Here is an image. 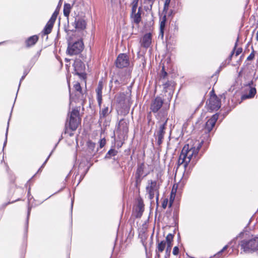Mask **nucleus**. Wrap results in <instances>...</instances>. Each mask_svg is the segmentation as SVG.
Wrapping results in <instances>:
<instances>
[{
	"label": "nucleus",
	"instance_id": "nucleus-22",
	"mask_svg": "<svg viewBox=\"0 0 258 258\" xmlns=\"http://www.w3.org/2000/svg\"><path fill=\"white\" fill-rule=\"evenodd\" d=\"M147 174H146L144 175H142L141 174H139L137 173V172H135V186L136 188L139 189L140 186L141 185V183L142 182V181L144 177H145Z\"/></svg>",
	"mask_w": 258,
	"mask_h": 258
},
{
	"label": "nucleus",
	"instance_id": "nucleus-21",
	"mask_svg": "<svg viewBox=\"0 0 258 258\" xmlns=\"http://www.w3.org/2000/svg\"><path fill=\"white\" fill-rule=\"evenodd\" d=\"M144 204L142 201H139L138 202V205L136 208V218H140L142 216L144 211Z\"/></svg>",
	"mask_w": 258,
	"mask_h": 258
},
{
	"label": "nucleus",
	"instance_id": "nucleus-14",
	"mask_svg": "<svg viewBox=\"0 0 258 258\" xmlns=\"http://www.w3.org/2000/svg\"><path fill=\"white\" fill-rule=\"evenodd\" d=\"M100 108L99 111V119L98 123L101 124L104 118L106 117L112 111V109H109L108 106L103 105V108L101 109V107Z\"/></svg>",
	"mask_w": 258,
	"mask_h": 258
},
{
	"label": "nucleus",
	"instance_id": "nucleus-42",
	"mask_svg": "<svg viewBox=\"0 0 258 258\" xmlns=\"http://www.w3.org/2000/svg\"><path fill=\"white\" fill-rule=\"evenodd\" d=\"M58 142L55 144L54 148L53 149V150H52V151L51 152V153H50V154L49 155V156L47 157V158H46V159L45 160V161L44 162V163H43V164L41 165V168H43L44 166H45V164L46 163V162H47L48 159L49 158V157H50V156L51 155L52 152H53V151L55 150L56 147L57 146V144H58Z\"/></svg>",
	"mask_w": 258,
	"mask_h": 258
},
{
	"label": "nucleus",
	"instance_id": "nucleus-16",
	"mask_svg": "<svg viewBox=\"0 0 258 258\" xmlns=\"http://www.w3.org/2000/svg\"><path fill=\"white\" fill-rule=\"evenodd\" d=\"M28 211H27V215L26 221L25 225V232H27L28 228V224H29V216L30 215L31 210L32 208V206H30V200L33 198V197L30 194V187H29L28 191Z\"/></svg>",
	"mask_w": 258,
	"mask_h": 258
},
{
	"label": "nucleus",
	"instance_id": "nucleus-64",
	"mask_svg": "<svg viewBox=\"0 0 258 258\" xmlns=\"http://www.w3.org/2000/svg\"><path fill=\"white\" fill-rule=\"evenodd\" d=\"M42 168H41V167H40V168L38 169V171H37V172H39V171H40L41 170Z\"/></svg>",
	"mask_w": 258,
	"mask_h": 258
},
{
	"label": "nucleus",
	"instance_id": "nucleus-60",
	"mask_svg": "<svg viewBox=\"0 0 258 258\" xmlns=\"http://www.w3.org/2000/svg\"><path fill=\"white\" fill-rule=\"evenodd\" d=\"M67 133H68V128H67V126H66V129H65L64 133L67 134Z\"/></svg>",
	"mask_w": 258,
	"mask_h": 258
},
{
	"label": "nucleus",
	"instance_id": "nucleus-11",
	"mask_svg": "<svg viewBox=\"0 0 258 258\" xmlns=\"http://www.w3.org/2000/svg\"><path fill=\"white\" fill-rule=\"evenodd\" d=\"M152 33H147L143 35L140 40V43L142 47L148 48L150 47L152 42Z\"/></svg>",
	"mask_w": 258,
	"mask_h": 258
},
{
	"label": "nucleus",
	"instance_id": "nucleus-4",
	"mask_svg": "<svg viewBox=\"0 0 258 258\" xmlns=\"http://www.w3.org/2000/svg\"><path fill=\"white\" fill-rule=\"evenodd\" d=\"M129 121L126 119H120L118 123L116 134L120 141L127 139L128 132Z\"/></svg>",
	"mask_w": 258,
	"mask_h": 258
},
{
	"label": "nucleus",
	"instance_id": "nucleus-39",
	"mask_svg": "<svg viewBox=\"0 0 258 258\" xmlns=\"http://www.w3.org/2000/svg\"><path fill=\"white\" fill-rule=\"evenodd\" d=\"M74 88L76 91L79 92L80 93H81L82 88L79 83L77 82L75 84H74Z\"/></svg>",
	"mask_w": 258,
	"mask_h": 258
},
{
	"label": "nucleus",
	"instance_id": "nucleus-24",
	"mask_svg": "<svg viewBox=\"0 0 258 258\" xmlns=\"http://www.w3.org/2000/svg\"><path fill=\"white\" fill-rule=\"evenodd\" d=\"M79 122L77 118H70L69 127L72 131L76 130L78 126Z\"/></svg>",
	"mask_w": 258,
	"mask_h": 258
},
{
	"label": "nucleus",
	"instance_id": "nucleus-18",
	"mask_svg": "<svg viewBox=\"0 0 258 258\" xmlns=\"http://www.w3.org/2000/svg\"><path fill=\"white\" fill-rule=\"evenodd\" d=\"M162 85L163 86V89L165 90L166 92H168V90H169L170 92L169 93V94L171 93L173 91L175 83L172 80H168L165 82V80L162 81Z\"/></svg>",
	"mask_w": 258,
	"mask_h": 258
},
{
	"label": "nucleus",
	"instance_id": "nucleus-50",
	"mask_svg": "<svg viewBox=\"0 0 258 258\" xmlns=\"http://www.w3.org/2000/svg\"><path fill=\"white\" fill-rule=\"evenodd\" d=\"M182 159H183L182 157H181V153H180L178 160V166H179L181 164H183V166L184 165V163H181V161L183 160Z\"/></svg>",
	"mask_w": 258,
	"mask_h": 258
},
{
	"label": "nucleus",
	"instance_id": "nucleus-19",
	"mask_svg": "<svg viewBox=\"0 0 258 258\" xmlns=\"http://www.w3.org/2000/svg\"><path fill=\"white\" fill-rule=\"evenodd\" d=\"M39 37L37 35H35L28 37L25 40V44L27 47H30L34 45L38 41Z\"/></svg>",
	"mask_w": 258,
	"mask_h": 258
},
{
	"label": "nucleus",
	"instance_id": "nucleus-26",
	"mask_svg": "<svg viewBox=\"0 0 258 258\" xmlns=\"http://www.w3.org/2000/svg\"><path fill=\"white\" fill-rule=\"evenodd\" d=\"M118 153V151L114 149H110L108 152L106 153L105 159H110L112 157L115 156Z\"/></svg>",
	"mask_w": 258,
	"mask_h": 258
},
{
	"label": "nucleus",
	"instance_id": "nucleus-45",
	"mask_svg": "<svg viewBox=\"0 0 258 258\" xmlns=\"http://www.w3.org/2000/svg\"><path fill=\"white\" fill-rule=\"evenodd\" d=\"M106 144V140L105 138H103L99 141V146L100 148H103Z\"/></svg>",
	"mask_w": 258,
	"mask_h": 258
},
{
	"label": "nucleus",
	"instance_id": "nucleus-53",
	"mask_svg": "<svg viewBox=\"0 0 258 258\" xmlns=\"http://www.w3.org/2000/svg\"><path fill=\"white\" fill-rule=\"evenodd\" d=\"M156 194V201H157V203H158V199H159V191H158L157 193L155 194Z\"/></svg>",
	"mask_w": 258,
	"mask_h": 258
},
{
	"label": "nucleus",
	"instance_id": "nucleus-27",
	"mask_svg": "<svg viewBox=\"0 0 258 258\" xmlns=\"http://www.w3.org/2000/svg\"><path fill=\"white\" fill-rule=\"evenodd\" d=\"M71 6L70 4H64L63 6V15L65 17L68 18L70 13Z\"/></svg>",
	"mask_w": 258,
	"mask_h": 258
},
{
	"label": "nucleus",
	"instance_id": "nucleus-30",
	"mask_svg": "<svg viewBox=\"0 0 258 258\" xmlns=\"http://www.w3.org/2000/svg\"><path fill=\"white\" fill-rule=\"evenodd\" d=\"M40 54V52H37V53L31 59L28 67H30V68L33 67L39 57Z\"/></svg>",
	"mask_w": 258,
	"mask_h": 258
},
{
	"label": "nucleus",
	"instance_id": "nucleus-9",
	"mask_svg": "<svg viewBox=\"0 0 258 258\" xmlns=\"http://www.w3.org/2000/svg\"><path fill=\"white\" fill-rule=\"evenodd\" d=\"M164 103L163 99L159 96L154 99L150 105V110L153 113H157L162 107Z\"/></svg>",
	"mask_w": 258,
	"mask_h": 258
},
{
	"label": "nucleus",
	"instance_id": "nucleus-8",
	"mask_svg": "<svg viewBox=\"0 0 258 258\" xmlns=\"http://www.w3.org/2000/svg\"><path fill=\"white\" fill-rule=\"evenodd\" d=\"M207 103L208 109L211 111H217L221 107L220 99L215 94L210 97L208 103Z\"/></svg>",
	"mask_w": 258,
	"mask_h": 258
},
{
	"label": "nucleus",
	"instance_id": "nucleus-61",
	"mask_svg": "<svg viewBox=\"0 0 258 258\" xmlns=\"http://www.w3.org/2000/svg\"><path fill=\"white\" fill-rule=\"evenodd\" d=\"M123 141H121V145H120V144H118V146L119 147H120L121 146V145H122V144H123Z\"/></svg>",
	"mask_w": 258,
	"mask_h": 258
},
{
	"label": "nucleus",
	"instance_id": "nucleus-37",
	"mask_svg": "<svg viewBox=\"0 0 258 258\" xmlns=\"http://www.w3.org/2000/svg\"><path fill=\"white\" fill-rule=\"evenodd\" d=\"M172 246V245H167L164 258H168L169 257Z\"/></svg>",
	"mask_w": 258,
	"mask_h": 258
},
{
	"label": "nucleus",
	"instance_id": "nucleus-13",
	"mask_svg": "<svg viewBox=\"0 0 258 258\" xmlns=\"http://www.w3.org/2000/svg\"><path fill=\"white\" fill-rule=\"evenodd\" d=\"M103 82L102 81H100L98 82L97 87L95 90L96 93V99L98 102V106L99 108L101 107L102 105V89H103Z\"/></svg>",
	"mask_w": 258,
	"mask_h": 258
},
{
	"label": "nucleus",
	"instance_id": "nucleus-2",
	"mask_svg": "<svg viewBox=\"0 0 258 258\" xmlns=\"http://www.w3.org/2000/svg\"><path fill=\"white\" fill-rule=\"evenodd\" d=\"M240 245L245 253H252L258 250V237L241 240Z\"/></svg>",
	"mask_w": 258,
	"mask_h": 258
},
{
	"label": "nucleus",
	"instance_id": "nucleus-58",
	"mask_svg": "<svg viewBox=\"0 0 258 258\" xmlns=\"http://www.w3.org/2000/svg\"><path fill=\"white\" fill-rule=\"evenodd\" d=\"M70 101H71L72 99V94L71 93V91L70 90Z\"/></svg>",
	"mask_w": 258,
	"mask_h": 258
},
{
	"label": "nucleus",
	"instance_id": "nucleus-43",
	"mask_svg": "<svg viewBox=\"0 0 258 258\" xmlns=\"http://www.w3.org/2000/svg\"><path fill=\"white\" fill-rule=\"evenodd\" d=\"M170 2H168L167 4L166 3V1H165L164 5V9H163V13H167V11L168 10V8L169 6Z\"/></svg>",
	"mask_w": 258,
	"mask_h": 258
},
{
	"label": "nucleus",
	"instance_id": "nucleus-12",
	"mask_svg": "<svg viewBox=\"0 0 258 258\" xmlns=\"http://www.w3.org/2000/svg\"><path fill=\"white\" fill-rule=\"evenodd\" d=\"M167 120L168 119H166L165 121L162 124L160 125L159 130L157 132V144L158 146H160L162 143V140L164 138V136L165 133V130L166 128Z\"/></svg>",
	"mask_w": 258,
	"mask_h": 258
},
{
	"label": "nucleus",
	"instance_id": "nucleus-7",
	"mask_svg": "<svg viewBox=\"0 0 258 258\" xmlns=\"http://www.w3.org/2000/svg\"><path fill=\"white\" fill-rule=\"evenodd\" d=\"M75 74L80 77L84 78L86 75L85 73V66L84 62L80 59H76L73 65Z\"/></svg>",
	"mask_w": 258,
	"mask_h": 258
},
{
	"label": "nucleus",
	"instance_id": "nucleus-46",
	"mask_svg": "<svg viewBox=\"0 0 258 258\" xmlns=\"http://www.w3.org/2000/svg\"><path fill=\"white\" fill-rule=\"evenodd\" d=\"M172 253H173V254L174 255H177L178 254L179 248L178 246H176L174 247V248L173 249Z\"/></svg>",
	"mask_w": 258,
	"mask_h": 258
},
{
	"label": "nucleus",
	"instance_id": "nucleus-3",
	"mask_svg": "<svg viewBox=\"0 0 258 258\" xmlns=\"http://www.w3.org/2000/svg\"><path fill=\"white\" fill-rule=\"evenodd\" d=\"M84 45L82 39L68 42L67 52L70 55L80 54L84 49Z\"/></svg>",
	"mask_w": 258,
	"mask_h": 258
},
{
	"label": "nucleus",
	"instance_id": "nucleus-63",
	"mask_svg": "<svg viewBox=\"0 0 258 258\" xmlns=\"http://www.w3.org/2000/svg\"><path fill=\"white\" fill-rule=\"evenodd\" d=\"M73 135H74V134L72 133H71L69 134L70 136H72Z\"/></svg>",
	"mask_w": 258,
	"mask_h": 258
},
{
	"label": "nucleus",
	"instance_id": "nucleus-44",
	"mask_svg": "<svg viewBox=\"0 0 258 258\" xmlns=\"http://www.w3.org/2000/svg\"><path fill=\"white\" fill-rule=\"evenodd\" d=\"M254 51L253 50L249 56L247 57L246 60L249 61L252 60L254 58Z\"/></svg>",
	"mask_w": 258,
	"mask_h": 258
},
{
	"label": "nucleus",
	"instance_id": "nucleus-48",
	"mask_svg": "<svg viewBox=\"0 0 258 258\" xmlns=\"http://www.w3.org/2000/svg\"><path fill=\"white\" fill-rule=\"evenodd\" d=\"M9 121H8V126H7V131H6V139H5V141L4 143V147H3V148H5V147L6 146V144H7V137H8V128H9Z\"/></svg>",
	"mask_w": 258,
	"mask_h": 258
},
{
	"label": "nucleus",
	"instance_id": "nucleus-56",
	"mask_svg": "<svg viewBox=\"0 0 258 258\" xmlns=\"http://www.w3.org/2000/svg\"><path fill=\"white\" fill-rule=\"evenodd\" d=\"M244 233L243 232H241L239 233L238 237H241L242 235H243ZM238 236L236 237V238H237Z\"/></svg>",
	"mask_w": 258,
	"mask_h": 258
},
{
	"label": "nucleus",
	"instance_id": "nucleus-41",
	"mask_svg": "<svg viewBox=\"0 0 258 258\" xmlns=\"http://www.w3.org/2000/svg\"><path fill=\"white\" fill-rule=\"evenodd\" d=\"M175 192L176 191L174 192V196L173 197L172 195L173 194V189H172V190L171 191V195H170V202H169V207H171L172 206V203H173V201L174 200Z\"/></svg>",
	"mask_w": 258,
	"mask_h": 258
},
{
	"label": "nucleus",
	"instance_id": "nucleus-34",
	"mask_svg": "<svg viewBox=\"0 0 258 258\" xmlns=\"http://www.w3.org/2000/svg\"><path fill=\"white\" fill-rule=\"evenodd\" d=\"M31 69V68H30V67H28L27 68H26L24 69V71L23 72V75L22 76V77L20 79V81L19 87L20 86L22 81L24 79V78L26 77V76L28 75V74L30 72Z\"/></svg>",
	"mask_w": 258,
	"mask_h": 258
},
{
	"label": "nucleus",
	"instance_id": "nucleus-5",
	"mask_svg": "<svg viewBox=\"0 0 258 258\" xmlns=\"http://www.w3.org/2000/svg\"><path fill=\"white\" fill-rule=\"evenodd\" d=\"M146 189L149 199L152 200L154 199L155 194L159 191V185L157 184V182L156 180H149L148 185L146 186Z\"/></svg>",
	"mask_w": 258,
	"mask_h": 258
},
{
	"label": "nucleus",
	"instance_id": "nucleus-33",
	"mask_svg": "<svg viewBox=\"0 0 258 258\" xmlns=\"http://www.w3.org/2000/svg\"><path fill=\"white\" fill-rule=\"evenodd\" d=\"M139 0H133L132 2V12L131 14L136 12L138 5Z\"/></svg>",
	"mask_w": 258,
	"mask_h": 258
},
{
	"label": "nucleus",
	"instance_id": "nucleus-40",
	"mask_svg": "<svg viewBox=\"0 0 258 258\" xmlns=\"http://www.w3.org/2000/svg\"><path fill=\"white\" fill-rule=\"evenodd\" d=\"M87 145L88 148L92 150H93L96 146V144L91 141L87 142Z\"/></svg>",
	"mask_w": 258,
	"mask_h": 258
},
{
	"label": "nucleus",
	"instance_id": "nucleus-36",
	"mask_svg": "<svg viewBox=\"0 0 258 258\" xmlns=\"http://www.w3.org/2000/svg\"><path fill=\"white\" fill-rule=\"evenodd\" d=\"M79 114V112L77 109H73L70 113V118H77Z\"/></svg>",
	"mask_w": 258,
	"mask_h": 258
},
{
	"label": "nucleus",
	"instance_id": "nucleus-55",
	"mask_svg": "<svg viewBox=\"0 0 258 258\" xmlns=\"http://www.w3.org/2000/svg\"><path fill=\"white\" fill-rule=\"evenodd\" d=\"M73 203H74V200L72 199V201H71V213L72 214V210H73Z\"/></svg>",
	"mask_w": 258,
	"mask_h": 258
},
{
	"label": "nucleus",
	"instance_id": "nucleus-17",
	"mask_svg": "<svg viewBox=\"0 0 258 258\" xmlns=\"http://www.w3.org/2000/svg\"><path fill=\"white\" fill-rule=\"evenodd\" d=\"M253 83L251 81V83L249 84V91L248 94H243L241 96L242 99H250L254 97L255 96L256 93V90L254 87H251L250 86V84H252Z\"/></svg>",
	"mask_w": 258,
	"mask_h": 258
},
{
	"label": "nucleus",
	"instance_id": "nucleus-28",
	"mask_svg": "<svg viewBox=\"0 0 258 258\" xmlns=\"http://www.w3.org/2000/svg\"><path fill=\"white\" fill-rule=\"evenodd\" d=\"M145 167L144 162L138 163L136 172L143 175Z\"/></svg>",
	"mask_w": 258,
	"mask_h": 258
},
{
	"label": "nucleus",
	"instance_id": "nucleus-31",
	"mask_svg": "<svg viewBox=\"0 0 258 258\" xmlns=\"http://www.w3.org/2000/svg\"><path fill=\"white\" fill-rule=\"evenodd\" d=\"M59 11L56 9L52 15H51V17H50V19L49 20V22H51L52 23H54V22L56 21V18L58 15Z\"/></svg>",
	"mask_w": 258,
	"mask_h": 258
},
{
	"label": "nucleus",
	"instance_id": "nucleus-38",
	"mask_svg": "<svg viewBox=\"0 0 258 258\" xmlns=\"http://www.w3.org/2000/svg\"><path fill=\"white\" fill-rule=\"evenodd\" d=\"M238 41V38H237V41L235 43L234 47L228 58L229 62L231 60L232 56L233 55V54L234 53V51H235L236 47H237V45Z\"/></svg>",
	"mask_w": 258,
	"mask_h": 258
},
{
	"label": "nucleus",
	"instance_id": "nucleus-6",
	"mask_svg": "<svg viewBox=\"0 0 258 258\" xmlns=\"http://www.w3.org/2000/svg\"><path fill=\"white\" fill-rule=\"evenodd\" d=\"M115 64L116 67L119 69L127 67L130 64L128 55L125 53H120L116 58Z\"/></svg>",
	"mask_w": 258,
	"mask_h": 258
},
{
	"label": "nucleus",
	"instance_id": "nucleus-35",
	"mask_svg": "<svg viewBox=\"0 0 258 258\" xmlns=\"http://www.w3.org/2000/svg\"><path fill=\"white\" fill-rule=\"evenodd\" d=\"M167 73L165 71L164 67H162L161 72V75H160V79L162 81H164L167 76Z\"/></svg>",
	"mask_w": 258,
	"mask_h": 258
},
{
	"label": "nucleus",
	"instance_id": "nucleus-47",
	"mask_svg": "<svg viewBox=\"0 0 258 258\" xmlns=\"http://www.w3.org/2000/svg\"><path fill=\"white\" fill-rule=\"evenodd\" d=\"M168 201L167 199H164V200L162 202V207L163 209H165L166 208L167 204H168Z\"/></svg>",
	"mask_w": 258,
	"mask_h": 258
},
{
	"label": "nucleus",
	"instance_id": "nucleus-23",
	"mask_svg": "<svg viewBox=\"0 0 258 258\" xmlns=\"http://www.w3.org/2000/svg\"><path fill=\"white\" fill-rule=\"evenodd\" d=\"M166 22V14L162 17L160 24V33L159 36H161L162 38L164 36V30L165 27Z\"/></svg>",
	"mask_w": 258,
	"mask_h": 258
},
{
	"label": "nucleus",
	"instance_id": "nucleus-1",
	"mask_svg": "<svg viewBox=\"0 0 258 258\" xmlns=\"http://www.w3.org/2000/svg\"><path fill=\"white\" fill-rule=\"evenodd\" d=\"M203 144V141H202L201 142L198 143V145L196 147L190 146L188 144H186L184 145L182 148L181 153L183 160L181 161V163H184V167L185 168V171L184 173V176H186L187 177H188L191 170L196 164L197 160L194 161V159H193L191 161L192 166L190 165L188 169H187L188 164L190 163L193 157L196 158L198 156L199 152Z\"/></svg>",
	"mask_w": 258,
	"mask_h": 258
},
{
	"label": "nucleus",
	"instance_id": "nucleus-10",
	"mask_svg": "<svg viewBox=\"0 0 258 258\" xmlns=\"http://www.w3.org/2000/svg\"><path fill=\"white\" fill-rule=\"evenodd\" d=\"M218 114L216 113L212 115V116L208 120L204 127V131L205 133L208 134L213 130V127L215 125L217 119H218Z\"/></svg>",
	"mask_w": 258,
	"mask_h": 258
},
{
	"label": "nucleus",
	"instance_id": "nucleus-25",
	"mask_svg": "<svg viewBox=\"0 0 258 258\" xmlns=\"http://www.w3.org/2000/svg\"><path fill=\"white\" fill-rule=\"evenodd\" d=\"M53 25V23L48 21L42 31L43 34L44 35H48L52 31Z\"/></svg>",
	"mask_w": 258,
	"mask_h": 258
},
{
	"label": "nucleus",
	"instance_id": "nucleus-57",
	"mask_svg": "<svg viewBox=\"0 0 258 258\" xmlns=\"http://www.w3.org/2000/svg\"><path fill=\"white\" fill-rule=\"evenodd\" d=\"M84 175L83 176H81L80 179L77 185L79 184V183L81 182V180H82V179L84 178Z\"/></svg>",
	"mask_w": 258,
	"mask_h": 258
},
{
	"label": "nucleus",
	"instance_id": "nucleus-15",
	"mask_svg": "<svg viewBox=\"0 0 258 258\" xmlns=\"http://www.w3.org/2000/svg\"><path fill=\"white\" fill-rule=\"evenodd\" d=\"M73 26L76 29L82 30L86 28V23L83 19L76 17L73 23Z\"/></svg>",
	"mask_w": 258,
	"mask_h": 258
},
{
	"label": "nucleus",
	"instance_id": "nucleus-20",
	"mask_svg": "<svg viewBox=\"0 0 258 258\" xmlns=\"http://www.w3.org/2000/svg\"><path fill=\"white\" fill-rule=\"evenodd\" d=\"M141 11L142 8H138V12L131 14V18L133 20L135 23L138 24L141 21Z\"/></svg>",
	"mask_w": 258,
	"mask_h": 258
},
{
	"label": "nucleus",
	"instance_id": "nucleus-32",
	"mask_svg": "<svg viewBox=\"0 0 258 258\" xmlns=\"http://www.w3.org/2000/svg\"><path fill=\"white\" fill-rule=\"evenodd\" d=\"M174 237V234H172L171 233L168 234L167 236L166 237V244L167 243V245H172V241Z\"/></svg>",
	"mask_w": 258,
	"mask_h": 258
},
{
	"label": "nucleus",
	"instance_id": "nucleus-62",
	"mask_svg": "<svg viewBox=\"0 0 258 258\" xmlns=\"http://www.w3.org/2000/svg\"><path fill=\"white\" fill-rule=\"evenodd\" d=\"M114 83H116V84H119V82L118 80H116L115 81H114Z\"/></svg>",
	"mask_w": 258,
	"mask_h": 258
},
{
	"label": "nucleus",
	"instance_id": "nucleus-54",
	"mask_svg": "<svg viewBox=\"0 0 258 258\" xmlns=\"http://www.w3.org/2000/svg\"><path fill=\"white\" fill-rule=\"evenodd\" d=\"M156 254L155 258H160V255L158 253V251H157V250H156Z\"/></svg>",
	"mask_w": 258,
	"mask_h": 258
},
{
	"label": "nucleus",
	"instance_id": "nucleus-51",
	"mask_svg": "<svg viewBox=\"0 0 258 258\" xmlns=\"http://www.w3.org/2000/svg\"><path fill=\"white\" fill-rule=\"evenodd\" d=\"M222 253V251L221 250H220L219 251H218L217 253H216L214 255V258H220L221 257Z\"/></svg>",
	"mask_w": 258,
	"mask_h": 258
},
{
	"label": "nucleus",
	"instance_id": "nucleus-52",
	"mask_svg": "<svg viewBox=\"0 0 258 258\" xmlns=\"http://www.w3.org/2000/svg\"><path fill=\"white\" fill-rule=\"evenodd\" d=\"M228 245H225V246H224V247H223V248L221 250V251H222V252L223 253V251H224L226 249H227V248H228Z\"/></svg>",
	"mask_w": 258,
	"mask_h": 258
},
{
	"label": "nucleus",
	"instance_id": "nucleus-29",
	"mask_svg": "<svg viewBox=\"0 0 258 258\" xmlns=\"http://www.w3.org/2000/svg\"><path fill=\"white\" fill-rule=\"evenodd\" d=\"M165 246L166 241L165 240H162L161 242H158L156 250H157L159 252H162L164 250Z\"/></svg>",
	"mask_w": 258,
	"mask_h": 258
},
{
	"label": "nucleus",
	"instance_id": "nucleus-59",
	"mask_svg": "<svg viewBox=\"0 0 258 258\" xmlns=\"http://www.w3.org/2000/svg\"><path fill=\"white\" fill-rule=\"evenodd\" d=\"M256 39L258 41V31H257L256 34Z\"/></svg>",
	"mask_w": 258,
	"mask_h": 258
},
{
	"label": "nucleus",
	"instance_id": "nucleus-49",
	"mask_svg": "<svg viewBox=\"0 0 258 258\" xmlns=\"http://www.w3.org/2000/svg\"><path fill=\"white\" fill-rule=\"evenodd\" d=\"M242 51V48L241 47H239L237 49L236 52H235V55L238 56L239 55Z\"/></svg>",
	"mask_w": 258,
	"mask_h": 258
}]
</instances>
